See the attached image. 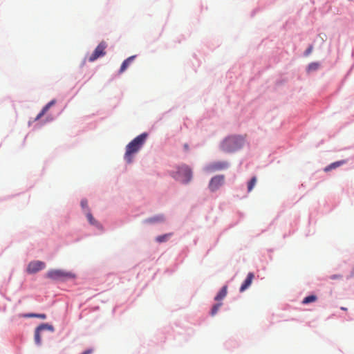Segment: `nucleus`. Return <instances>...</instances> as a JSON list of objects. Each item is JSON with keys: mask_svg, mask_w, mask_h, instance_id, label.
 Masks as SVG:
<instances>
[{"mask_svg": "<svg viewBox=\"0 0 354 354\" xmlns=\"http://www.w3.org/2000/svg\"><path fill=\"white\" fill-rule=\"evenodd\" d=\"M147 136V133H143L136 137L127 145L124 154V159L127 162L131 163L132 162L133 155L140 149L142 146L144 145Z\"/></svg>", "mask_w": 354, "mask_h": 354, "instance_id": "obj_1", "label": "nucleus"}, {"mask_svg": "<svg viewBox=\"0 0 354 354\" xmlns=\"http://www.w3.org/2000/svg\"><path fill=\"white\" fill-rule=\"evenodd\" d=\"M245 142V139L243 136H232L222 142L221 147L225 152H233L242 148Z\"/></svg>", "mask_w": 354, "mask_h": 354, "instance_id": "obj_2", "label": "nucleus"}, {"mask_svg": "<svg viewBox=\"0 0 354 354\" xmlns=\"http://www.w3.org/2000/svg\"><path fill=\"white\" fill-rule=\"evenodd\" d=\"M171 176L176 180L187 184L189 183L192 178V171L187 165H182L177 167V171L171 173Z\"/></svg>", "mask_w": 354, "mask_h": 354, "instance_id": "obj_3", "label": "nucleus"}, {"mask_svg": "<svg viewBox=\"0 0 354 354\" xmlns=\"http://www.w3.org/2000/svg\"><path fill=\"white\" fill-rule=\"evenodd\" d=\"M46 277L55 281L64 280L75 278V274L64 270H50L46 274Z\"/></svg>", "mask_w": 354, "mask_h": 354, "instance_id": "obj_4", "label": "nucleus"}, {"mask_svg": "<svg viewBox=\"0 0 354 354\" xmlns=\"http://www.w3.org/2000/svg\"><path fill=\"white\" fill-rule=\"evenodd\" d=\"M107 47V44L104 41H102L94 50L93 53L88 58V61L92 62L100 57H103L106 54L105 49Z\"/></svg>", "mask_w": 354, "mask_h": 354, "instance_id": "obj_5", "label": "nucleus"}, {"mask_svg": "<svg viewBox=\"0 0 354 354\" xmlns=\"http://www.w3.org/2000/svg\"><path fill=\"white\" fill-rule=\"evenodd\" d=\"M229 167V163L226 161H218L209 164L205 167L207 172H214L219 170H223Z\"/></svg>", "mask_w": 354, "mask_h": 354, "instance_id": "obj_6", "label": "nucleus"}, {"mask_svg": "<svg viewBox=\"0 0 354 354\" xmlns=\"http://www.w3.org/2000/svg\"><path fill=\"white\" fill-rule=\"evenodd\" d=\"M225 181V176L223 175H217L213 177L209 183V188L212 192L216 191L221 187Z\"/></svg>", "mask_w": 354, "mask_h": 354, "instance_id": "obj_7", "label": "nucleus"}, {"mask_svg": "<svg viewBox=\"0 0 354 354\" xmlns=\"http://www.w3.org/2000/svg\"><path fill=\"white\" fill-rule=\"evenodd\" d=\"M45 268V263L40 261H34L29 263L27 272L30 274L36 273Z\"/></svg>", "mask_w": 354, "mask_h": 354, "instance_id": "obj_8", "label": "nucleus"}, {"mask_svg": "<svg viewBox=\"0 0 354 354\" xmlns=\"http://www.w3.org/2000/svg\"><path fill=\"white\" fill-rule=\"evenodd\" d=\"M254 277V275L252 272H249L247 275L246 279L242 283L241 288H240V292H243L246 289H248L252 284L253 279Z\"/></svg>", "mask_w": 354, "mask_h": 354, "instance_id": "obj_9", "label": "nucleus"}, {"mask_svg": "<svg viewBox=\"0 0 354 354\" xmlns=\"http://www.w3.org/2000/svg\"><path fill=\"white\" fill-rule=\"evenodd\" d=\"M136 57V55H133V56H131L129 57H128L127 59H126L122 64L121 66H120V73H122L123 72H124L127 68L129 67V66L130 65V64L134 60Z\"/></svg>", "mask_w": 354, "mask_h": 354, "instance_id": "obj_10", "label": "nucleus"}, {"mask_svg": "<svg viewBox=\"0 0 354 354\" xmlns=\"http://www.w3.org/2000/svg\"><path fill=\"white\" fill-rule=\"evenodd\" d=\"M165 221V218L163 215H157L153 217H151L149 218H147L145 221V223H161Z\"/></svg>", "mask_w": 354, "mask_h": 354, "instance_id": "obj_11", "label": "nucleus"}, {"mask_svg": "<svg viewBox=\"0 0 354 354\" xmlns=\"http://www.w3.org/2000/svg\"><path fill=\"white\" fill-rule=\"evenodd\" d=\"M55 103V100H51L41 110V111L37 115L35 120H37L41 118L47 111Z\"/></svg>", "mask_w": 354, "mask_h": 354, "instance_id": "obj_12", "label": "nucleus"}, {"mask_svg": "<svg viewBox=\"0 0 354 354\" xmlns=\"http://www.w3.org/2000/svg\"><path fill=\"white\" fill-rule=\"evenodd\" d=\"M227 293V286H224L221 290L219 291V292L217 294V295L215 297L214 299L217 301H219L224 299Z\"/></svg>", "mask_w": 354, "mask_h": 354, "instance_id": "obj_13", "label": "nucleus"}, {"mask_svg": "<svg viewBox=\"0 0 354 354\" xmlns=\"http://www.w3.org/2000/svg\"><path fill=\"white\" fill-rule=\"evenodd\" d=\"M344 163H346V160L337 161V162L330 164L328 166L325 167L324 170V171L328 172L333 169H335V168L344 165Z\"/></svg>", "mask_w": 354, "mask_h": 354, "instance_id": "obj_14", "label": "nucleus"}, {"mask_svg": "<svg viewBox=\"0 0 354 354\" xmlns=\"http://www.w3.org/2000/svg\"><path fill=\"white\" fill-rule=\"evenodd\" d=\"M172 233H168L163 235L158 236L156 238V240L158 243H162L167 241L171 236Z\"/></svg>", "mask_w": 354, "mask_h": 354, "instance_id": "obj_15", "label": "nucleus"}, {"mask_svg": "<svg viewBox=\"0 0 354 354\" xmlns=\"http://www.w3.org/2000/svg\"><path fill=\"white\" fill-rule=\"evenodd\" d=\"M37 328L40 330H48L50 331H54V327L48 324H41Z\"/></svg>", "mask_w": 354, "mask_h": 354, "instance_id": "obj_16", "label": "nucleus"}, {"mask_svg": "<svg viewBox=\"0 0 354 354\" xmlns=\"http://www.w3.org/2000/svg\"><path fill=\"white\" fill-rule=\"evenodd\" d=\"M317 300V297L315 295H309L308 297H306L302 303L304 304H309V303H311V302H314Z\"/></svg>", "mask_w": 354, "mask_h": 354, "instance_id": "obj_17", "label": "nucleus"}, {"mask_svg": "<svg viewBox=\"0 0 354 354\" xmlns=\"http://www.w3.org/2000/svg\"><path fill=\"white\" fill-rule=\"evenodd\" d=\"M222 305L223 304L221 302H218L214 304L210 313L211 315L214 316L217 313V312L218 311L219 308L221 307Z\"/></svg>", "mask_w": 354, "mask_h": 354, "instance_id": "obj_18", "label": "nucleus"}, {"mask_svg": "<svg viewBox=\"0 0 354 354\" xmlns=\"http://www.w3.org/2000/svg\"><path fill=\"white\" fill-rule=\"evenodd\" d=\"M256 183H257V178L255 176H254L253 178H252V179L249 181V183L248 184V191L249 192L252 190V189L255 186Z\"/></svg>", "mask_w": 354, "mask_h": 354, "instance_id": "obj_19", "label": "nucleus"}, {"mask_svg": "<svg viewBox=\"0 0 354 354\" xmlns=\"http://www.w3.org/2000/svg\"><path fill=\"white\" fill-rule=\"evenodd\" d=\"M40 330H39L37 328L35 329V342L36 344L40 345L41 342V335H40Z\"/></svg>", "mask_w": 354, "mask_h": 354, "instance_id": "obj_20", "label": "nucleus"}, {"mask_svg": "<svg viewBox=\"0 0 354 354\" xmlns=\"http://www.w3.org/2000/svg\"><path fill=\"white\" fill-rule=\"evenodd\" d=\"M25 317H38L42 319H45L46 318V315L45 314H35V313H30L24 315Z\"/></svg>", "mask_w": 354, "mask_h": 354, "instance_id": "obj_21", "label": "nucleus"}, {"mask_svg": "<svg viewBox=\"0 0 354 354\" xmlns=\"http://www.w3.org/2000/svg\"><path fill=\"white\" fill-rule=\"evenodd\" d=\"M86 217H87V219L88 221V222L91 224V225H96L97 223V222L95 221V219L93 218V216H92L91 213L90 212H88L86 213Z\"/></svg>", "mask_w": 354, "mask_h": 354, "instance_id": "obj_22", "label": "nucleus"}, {"mask_svg": "<svg viewBox=\"0 0 354 354\" xmlns=\"http://www.w3.org/2000/svg\"><path fill=\"white\" fill-rule=\"evenodd\" d=\"M319 67V64L318 63H315V62H313V63H311L308 65V71H315Z\"/></svg>", "mask_w": 354, "mask_h": 354, "instance_id": "obj_23", "label": "nucleus"}, {"mask_svg": "<svg viewBox=\"0 0 354 354\" xmlns=\"http://www.w3.org/2000/svg\"><path fill=\"white\" fill-rule=\"evenodd\" d=\"M81 206L82 208H87L88 207V203L86 200H82L81 201Z\"/></svg>", "mask_w": 354, "mask_h": 354, "instance_id": "obj_24", "label": "nucleus"}, {"mask_svg": "<svg viewBox=\"0 0 354 354\" xmlns=\"http://www.w3.org/2000/svg\"><path fill=\"white\" fill-rule=\"evenodd\" d=\"M312 50H313V46H309V47L307 48V50H306V52H305V55H310V54L311 53Z\"/></svg>", "mask_w": 354, "mask_h": 354, "instance_id": "obj_25", "label": "nucleus"}, {"mask_svg": "<svg viewBox=\"0 0 354 354\" xmlns=\"http://www.w3.org/2000/svg\"><path fill=\"white\" fill-rule=\"evenodd\" d=\"M92 353H93L92 349H88V350L85 351L84 352H83L82 354H91Z\"/></svg>", "mask_w": 354, "mask_h": 354, "instance_id": "obj_26", "label": "nucleus"}, {"mask_svg": "<svg viewBox=\"0 0 354 354\" xmlns=\"http://www.w3.org/2000/svg\"><path fill=\"white\" fill-rule=\"evenodd\" d=\"M184 148H185V150H187H187L189 149V146H188V145H187V144H185V145H184Z\"/></svg>", "mask_w": 354, "mask_h": 354, "instance_id": "obj_27", "label": "nucleus"}, {"mask_svg": "<svg viewBox=\"0 0 354 354\" xmlns=\"http://www.w3.org/2000/svg\"><path fill=\"white\" fill-rule=\"evenodd\" d=\"M341 309L343 310H346V308H344V307H342Z\"/></svg>", "mask_w": 354, "mask_h": 354, "instance_id": "obj_28", "label": "nucleus"}, {"mask_svg": "<svg viewBox=\"0 0 354 354\" xmlns=\"http://www.w3.org/2000/svg\"><path fill=\"white\" fill-rule=\"evenodd\" d=\"M335 278H336V276L331 277V279H335Z\"/></svg>", "mask_w": 354, "mask_h": 354, "instance_id": "obj_29", "label": "nucleus"}]
</instances>
